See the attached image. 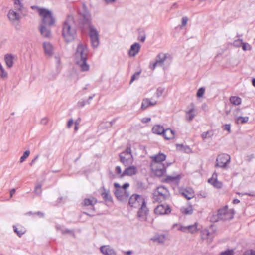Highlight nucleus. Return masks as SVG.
<instances>
[{"label": "nucleus", "mask_w": 255, "mask_h": 255, "mask_svg": "<svg viewBox=\"0 0 255 255\" xmlns=\"http://www.w3.org/2000/svg\"><path fill=\"white\" fill-rule=\"evenodd\" d=\"M234 215V210L233 209L229 210L228 206L226 205L218 210V213L216 215L217 218L215 220V221L231 220L233 218Z\"/></svg>", "instance_id": "nucleus-7"}, {"label": "nucleus", "mask_w": 255, "mask_h": 255, "mask_svg": "<svg viewBox=\"0 0 255 255\" xmlns=\"http://www.w3.org/2000/svg\"><path fill=\"white\" fill-rule=\"evenodd\" d=\"M114 186L115 188L114 194L117 199L122 202L127 200L129 194L126 190L129 186V183H125L121 186L119 183H115Z\"/></svg>", "instance_id": "nucleus-4"}, {"label": "nucleus", "mask_w": 255, "mask_h": 255, "mask_svg": "<svg viewBox=\"0 0 255 255\" xmlns=\"http://www.w3.org/2000/svg\"><path fill=\"white\" fill-rule=\"evenodd\" d=\"M202 238L203 239H212L213 238V236L208 230H205L202 232Z\"/></svg>", "instance_id": "nucleus-39"}, {"label": "nucleus", "mask_w": 255, "mask_h": 255, "mask_svg": "<svg viewBox=\"0 0 255 255\" xmlns=\"http://www.w3.org/2000/svg\"><path fill=\"white\" fill-rule=\"evenodd\" d=\"M100 251L104 255H116L114 250L109 246H101Z\"/></svg>", "instance_id": "nucleus-21"}, {"label": "nucleus", "mask_w": 255, "mask_h": 255, "mask_svg": "<svg viewBox=\"0 0 255 255\" xmlns=\"http://www.w3.org/2000/svg\"><path fill=\"white\" fill-rule=\"evenodd\" d=\"M170 193L167 188L164 186L158 187L153 194V202H162L168 200Z\"/></svg>", "instance_id": "nucleus-6"}, {"label": "nucleus", "mask_w": 255, "mask_h": 255, "mask_svg": "<svg viewBox=\"0 0 255 255\" xmlns=\"http://www.w3.org/2000/svg\"><path fill=\"white\" fill-rule=\"evenodd\" d=\"M145 38H146V36H145V34H144L143 35H140L138 38V40H139L142 42H144L145 41Z\"/></svg>", "instance_id": "nucleus-55"}, {"label": "nucleus", "mask_w": 255, "mask_h": 255, "mask_svg": "<svg viewBox=\"0 0 255 255\" xmlns=\"http://www.w3.org/2000/svg\"><path fill=\"white\" fill-rule=\"evenodd\" d=\"M34 192H35V193L37 195L41 194V193L42 192L41 185H38L36 186V187L35 188Z\"/></svg>", "instance_id": "nucleus-48"}, {"label": "nucleus", "mask_w": 255, "mask_h": 255, "mask_svg": "<svg viewBox=\"0 0 255 255\" xmlns=\"http://www.w3.org/2000/svg\"><path fill=\"white\" fill-rule=\"evenodd\" d=\"M13 229L15 233L19 237H21L25 232V230L22 228H17L15 226H13Z\"/></svg>", "instance_id": "nucleus-38"}, {"label": "nucleus", "mask_w": 255, "mask_h": 255, "mask_svg": "<svg viewBox=\"0 0 255 255\" xmlns=\"http://www.w3.org/2000/svg\"><path fill=\"white\" fill-rule=\"evenodd\" d=\"M86 104H87V102L84 100H82L78 102L77 106L79 107H84Z\"/></svg>", "instance_id": "nucleus-52"}, {"label": "nucleus", "mask_w": 255, "mask_h": 255, "mask_svg": "<svg viewBox=\"0 0 255 255\" xmlns=\"http://www.w3.org/2000/svg\"><path fill=\"white\" fill-rule=\"evenodd\" d=\"M38 158H39V155H36V156L34 157V159L31 161V162H30V166H32V165H33V164H34L35 162V161H36L38 159Z\"/></svg>", "instance_id": "nucleus-58"}, {"label": "nucleus", "mask_w": 255, "mask_h": 255, "mask_svg": "<svg viewBox=\"0 0 255 255\" xmlns=\"http://www.w3.org/2000/svg\"><path fill=\"white\" fill-rule=\"evenodd\" d=\"M151 121L150 118H144L141 120V122L144 123H146Z\"/></svg>", "instance_id": "nucleus-57"}, {"label": "nucleus", "mask_w": 255, "mask_h": 255, "mask_svg": "<svg viewBox=\"0 0 255 255\" xmlns=\"http://www.w3.org/2000/svg\"><path fill=\"white\" fill-rule=\"evenodd\" d=\"M188 21V18L187 16H183L182 18L181 25L180 28H182L185 26Z\"/></svg>", "instance_id": "nucleus-49"}, {"label": "nucleus", "mask_w": 255, "mask_h": 255, "mask_svg": "<svg viewBox=\"0 0 255 255\" xmlns=\"http://www.w3.org/2000/svg\"><path fill=\"white\" fill-rule=\"evenodd\" d=\"M14 57L11 54H6L4 57V60L7 66L11 68L13 66Z\"/></svg>", "instance_id": "nucleus-30"}, {"label": "nucleus", "mask_w": 255, "mask_h": 255, "mask_svg": "<svg viewBox=\"0 0 255 255\" xmlns=\"http://www.w3.org/2000/svg\"><path fill=\"white\" fill-rule=\"evenodd\" d=\"M178 230L183 232L194 233L197 231V224L195 223L193 225H188L187 226L179 225Z\"/></svg>", "instance_id": "nucleus-15"}, {"label": "nucleus", "mask_w": 255, "mask_h": 255, "mask_svg": "<svg viewBox=\"0 0 255 255\" xmlns=\"http://www.w3.org/2000/svg\"><path fill=\"white\" fill-rule=\"evenodd\" d=\"M208 183L217 188H221L222 186V183L217 180V174L215 172L213 173L212 177L208 179Z\"/></svg>", "instance_id": "nucleus-18"}, {"label": "nucleus", "mask_w": 255, "mask_h": 255, "mask_svg": "<svg viewBox=\"0 0 255 255\" xmlns=\"http://www.w3.org/2000/svg\"><path fill=\"white\" fill-rule=\"evenodd\" d=\"M95 94H93V95L90 96H89V97L88 99V100L87 101V104H90V101H91L92 99H93V98H94V97L95 96Z\"/></svg>", "instance_id": "nucleus-61"}, {"label": "nucleus", "mask_w": 255, "mask_h": 255, "mask_svg": "<svg viewBox=\"0 0 255 255\" xmlns=\"http://www.w3.org/2000/svg\"><path fill=\"white\" fill-rule=\"evenodd\" d=\"M120 161L125 166H128L132 164L133 156L130 147H128L126 150L119 155Z\"/></svg>", "instance_id": "nucleus-8"}, {"label": "nucleus", "mask_w": 255, "mask_h": 255, "mask_svg": "<svg viewBox=\"0 0 255 255\" xmlns=\"http://www.w3.org/2000/svg\"><path fill=\"white\" fill-rule=\"evenodd\" d=\"M74 23V17L71 15H68L63 22L62 35L67 42L72 41L75 38L76 31L72 27Z\"/></svg>", "instance_id": "nucleus-3"}, {"label": "nucleus", "mask_w": 255, "mask_h": 255, "mask_svg": "<svg viewBox=\"0 0 255 255\" xmlns=\"http://www.w3.org/2000/svg\"><path fill=\"white\" fill-rule=\"evenodd\" d=\"M152 163H161L162 161H164L166 159V155L161 153H159L158 154L155 156H152Z\"/></svg>", "instance_id": "nucleus-24"}, {"label": "nucleus", "mask_w": 255, "mask_h": 255, "mask_svg": "<svg viewBox=\"0 0 255 255\" xmlns=\"http://www.w3.org/2000/svg\"><path fill=\"white\" fill-rule=\"evenodd\" d=\"M30 155V151H25L20 158V162L22 163Z\"/></svg>", "instance_id": "nucleus-42"}, {"label": "nucleus", "mask_w": 255, "mask_h": 255, "mask_svg": "<svg viewBox=\"0 0 255 255\" xmlns=\"http://www.w3.org/2000/svg\"><path fill=\"white\" fill-rule=\"evenodd\" d=\"M191 109L186 112V118L189 121H191L194 118L195 115L194 113L195 111L194 105L193 103L190 104Z\"/></svg>", "instance_id": "nucleus-26"}, {"label": "nucleus", "mask_w": 255, "mask_h": 255, "mask_svg": "<svg viewBox=\"0 0 255 255\" xmlns=\"http://www.w3.org/2000/svg\"><path fill=\"white\" fill-rule=\"evenodd\" d=\"M242 49L244 51L251 50V47L250 45L247 43L243 42V44H242Z\"/></svg>", "instance_id": "nucleus-46"}, {"label": "nucleus", "mask_w": 255, "mask_h": 255, "mask_svg": "<svg viewBox=\"0 0 255 255\" xmlns=\"http://www.w3.org/2000/svg\"><path fill=\"white\" fill-rule=\"evenodd\" d=\"M205 92V89L203 87H201L199 88L197 92V97H201L203 95Z\"/></svg>", "instance_id": "nucleus-47"}, {"label": "nucleus", "mask_w": 255, "mask_h": 255, "mask_svg": "<svg viewBox=\"0 0 255 255\" xmlns=\"http://www.w3.org/2000/svg\"><path fill=\"white\" fill-rule=\"evenodd\" d=\"M88 53V50L86 45L81 43L78 45L75 58L77 64L83 71H87L89 69V65L87 63Z\"/></svg>", "instance_id": "nucleus-2"}, {"label": "nucleus", "mask_w": 255, "mask_h": 255, "mask_svg": "<svg viewBox=\"0 0 255 255\" xmlns=\"http://www.w3.org/2000/svg\"><path fill=\"white\" fill-rule=\"evenodd\" d=\"M7 16L12 23H14L16 21H19L21 18L19 13L12 9L9 11Z\"/></svg>", "instance_id": "nucleus-20"}, {"label": "nucleus", "mask_w": 255, "mask_h": 255, "mask_svg": "<svg viewBox=\"0 0 255 255\" xmlns=\"http://www.w3.org/2000/svg\"><path fill=\"white\" fill-rule=\"evenodd\" d=\"M47 25H40L39 26V31L41 35L44 38H49L51 36V31L49 27H47Z\"/></svg>", "instance_id": "nucleus-17"}, {"label": "nucleus", "mask_w": 255, "mask_h": 255, "mask_svg": "<svg viewBox=\"0 0 255 255\" xmlns=\"http://www.w3.org/2000/svg\"><path fill=\"white\" fill-rule=\"evenodd\" d=\"M103 191L101 193V196L105 201H112V197L110 194L109 190H107L104 187H102Z\"/></svg>", "instance_id": "nucleus-31"}, {"label": "nucleus", "mask_w": 255, "mask_h": 255, "mask_svg": "<svg viewBox=\"0 0 255 255\" xmlns=\"http://www.w3.org/2000/svg\"><path fill=\"white\" fill-rule=\"evenodd\" d=\"M166 140H170L174 137L175 132L171 128H168L164 129L163 134L162 135Z\"/></svg>", "instance_id": "nucleus-25"}, {"label": "nucleus", "mask_w": 255, "mask_h": 255, "mask_svg": "<svg viewBox=\"0 0 255 255\" xmlns=\"http://www.w3.org/2000/svg\"><path fill=\"white\" fill-rule=\"evenodd\" d=\"M181 193L182 196L188 200L192 199L194 197V193L191 190L190 191L185 190Z\"/></svg>", "instance_id": "nucleus-33"}, {"label": "nucleus", "mask_w": 255, "mask_h": 255, "mask_svg": "<svg viewBox=\"0 0 255 255\" xmlns=\"http://www.w3.org/2000/svg\"><path fill=\"white\" fill-rule=\"evenodd\" d=\"M35 215H37L40 217H43L44 216V214L40 211H38L34 213Z\"/></svg>", "instance_id": "nucleus-60"}, {"label": "nucleus", "mask_w": 255, "mask_h": 255, "mask_svg": "<svg viewBox=\"0 0 255 255\" xmlns=\"http://www.w3.org/2000/svg\"><path fill=\"white\" fill-rule=\"evenodd\" d=\"M15 9L16 11H18L23 14L24 16H26L27 14V10L21 3L17 6H15Z\"/></svg>", "instance_id": "nucleus-36"}, {"label": "nucleus", "mask_w": 255, "mask_h": 255, "mask_svg": "<svg viewBox=\"0 0 255 255\" xmlns=\"http://www.w3.org/2000/svg\"><path fill=\"white\" fill-rule=\"evenodd\" d=\"M249 120V117L247 116L246 117H242V116H238L236 117V123L238 124H242L244 123H246L248 122Z\"/></svg>", "instance_id": "nucleus-35"}, {"label": "nucleus", "mask_w": 255, "mask_h": 255, "mask_svg": "<svg viewBox=\"0 0 255 255\" xmlns=\"http://www.w3.org/2000/svg\"><path fill=\"white\" fill-rule=\"evenodd\" d=\"M48 123V119L47 118H44L41 119V123L43 125H46Z\"/></svg>", "instance_id": "nucleus-59"}, {"label": "nucleus", "mask_w": 255, "mask_h": 255, "mask_svg": "<svg viewBox=\"0 0 255 255\" xmlns=\"http://www.w3.org/2000/svg\"><path fill=\"white\" fill-rule=\"evenodd\" d=\"M166 55L168 54L160 53L158 54L156 58L155 61L158 64V66H162L166 58Z\"/></svg>", "instance_id": "nucleus-28"}, {"label": "nucleus", "mask_w": 255, "mask_h": 255, "mask_svg": "<svg viewBox=\"0 0 255 255\" xmlns=\"http://www.w3.org/2000/svg\"><path fill=\"white\" fill-rule=\"evenodd\" d=\"M79 25L82 28H88L91 44L93 47H97L99 44V35L94 26L91 24V15L86 5L83 4L82 8L79 9Z\"/></svg>", "instance_id": "nucleus-1"}, {"label": "nucleus", "mask_w": 255, "mask_h": 255, "mask_svg": "<svg viewBox=\"0 0 255 255\" xmlns=\"http://www.w3.org/2000/svg\"><path fill=\"white\" fill-rule=\"evenodd\" d=\"M182 212L186 215H190L193 212V210L191 207L188 208H183L181 209Z\"/></svg>", "instance_id": "nucleus-40"}, {"label": "nucleus", "mask_w": 255, "mask_h": 255, "mask_svg": "<svg viewBox=\"0 0 255 255\" xmlns=\"http://www.w3.org/2000/svg\"><path fill=\"white\" fill-rule=\"evenodd\" d=\"M224 129L225 130L228 131L229 133H230L231 132V125L229 124H225L224 125Z\"/></svg>", "instance_id": "nucleus-54"}, {"label": "nucleus", "mask_w": 255, "mask_h": 255, "mask_svg": "<svg viewBox=\"0 0 255 255\" xmlns=\"http://www.w3.org/2000/svg\"><path fill=\"white\" fill-rule=\"evenodd\" d=\"M144 199L141 196L138 194H133L129 198L128 204L134 208H138L143 202Z\"/></svg>", "instance_id": "nucleus-10"}, {"label": "nucleus", "mask_w": 255, "mask_h": 255, "mask_svg": "<svg viewBox=\"0 0 255 255\" xmlns=\"http://www.w3.org/2000/svg\"><path fill=\"white\" fill-rule=\"evenodd\" d=\"M157 65H158V64L156 61L153 63H150L149 65V68L152 70H153L155 69Z\"/></svg>", "instance_id": "nucleus-53"}, {"label": "nucleus", "mask_w": 255, "mask_h": 255, "mask_svg": "<svg viewBox=\"0 0 255 255\" xmlns=\"http://www.w3.org/2000/svg\"><path fill=\"white\" fill-rule=\"evenodd\" d=\"M115 172L117 174L119 175L120 176V177L121 178V175L122 174V172L121 168L120 166H117L115 168Z\"/></svg>", "instance_id": "nucleus-51"}, {"label": "nucleus", "mask_w": 255, "mask_h": 255, "mask_svg": "<svg viewBox=\"0 0 255 255\" xmlns=\"http://www.w3.org/2000/svg\"><path fill=\"white\" fill-rule=\"evenodd\" d=\"M14 0V3L15 5V6L21 4V3L19 0Z\"/></svg>", "instance_id": "nucleus-62"}, {"label": "nucleus", "mask_w": 255, "mask_h": 255, "mask_svg": "<svg viewBox=\"0 0 255 255\" xmlns=\"http://www.w3.org/2000/svg\"><path fill=\"white\" fill-rule=\"evenodd\" d=\"M44 52L46 55H51L53 54V46L49 42H44L43 44Z\"/></svg>", "instance_id": "nucleus-27"}, {"label": "nucleus", "mask_w": 255, "mask_h": 255, "mask_svg": "<svg viewBox=\"0 0 255 255\" xmlns=\"http://www.w3.org/2000/svg\"><path fill=\"white\" fill-rule=\"evenodd\" d=\"M214 135V131L212 130L207 131L206 132H204L201 134V137L203 140H205L207 138H211Z\"/></svg>", "instance_id": "nucleus-34"}, {"label": "nucleus", "mask_w": 255, "mask_h": 255, "mask_svg": "<svg viewBox=\"0 0 255 255\" xmlns=\"http://www.w3.org/2000/svg\"><path fill=\"white\" fill-rule=\"evenodd\" d=\"M164 129L163 127L160 125H155L152 128L153 132L158 135H163Z\"/></svg>", "instance_id": "nucleus-29"}, {"label": "nucleus", "mask_w": 255, "mask_h": 255, "mask_svg": "<svg viewBox=\"0 0 255 255\" xmlns=\"http://www.w3.org/2000/svg\"><path fill=\"white\" fill-rule=\"evenodd\" d=\"M138 169L136 166L129 165L123 172L121 178L125 176H132L136 175Z\"/></svg>", "instance_id": "nucleus-14"}, {"label": "nucleus", "mask_w": 255, "mask_h": 255, "mask_svg": "<svg viewBox=\"0 0 255 255\" xmlns=\"http://www.w3.org/2000/svg\"><path fill=\"white\" fill-rule=\"evenodd\" d=\"M230 160V156L228 154H220L217 158L216 166L222 168L225 167Z\"/></svg>", "instance_id": "nucleus-12"}, {"label": "nucleus", "mask_w": 255, "mask_h": 255, "mask_svg": "<svg viewBox=\"0 0 255 255\" xmlns=\"http://www.w3.org/2000/svg\"><path fill=\"white\" fill-rule=\"evenodd\" d=\"M38 12L42 17V23L41 25H47L49 27L54 25L56 20L51 11L45 8H38Z\"/></svg>", "instance_id": "nucleus-5"}, {"label": "nucleus", "mask_w": 255, "mask_h": 255, "mask_svg": "<svg viewBox=\"0 0 255 255\" xmlns=\"http://www.w3.org/2000/svg\"><path fill=\"white\" fill-rule=\"evenodd\" d=\"M244 255H255V251H251L250 253H246Z\"/></svg>", "instance_id": "nucleus-63"}, {"label": "nucleus", "mask_w": 255, "mask_h": 255, "mask_svg": "<svg viewBox=\"0 0 255 255\" xmlns=\"http://www.w3.org/2000/svg\"><path fill=\"white\" fill-rule=\"evenodd\" d=\"M234 252L232 250H228L226 251L221 252L219 255H233Z\"/></svg>", "instance_id": "nucleus-50"}, {"label": "nucleus", "mask_w": 255, "mask_h": 255, "mask_svg": "<svg viewBox=\"0 0 255 255\" xmlns=\"http://www.w3.org/2000/svg\"><path fill=\"white\" fill-rule=\"evenodd\" d=\"M139 209L137 213V217L139 218H143L146 216L148 212V209L146 206V203L145 200L140 204Z\"/></svg>", "instance_id": "nucleus-16"}, {"label": "nucleus", "mask_w": 255, "mask_h": 255, "mask_svg": "<svg viewBox=\"0 0 255 255\" xmlns=\"http://www.w3.org/2000/svg\"><path fill=\"white\" fill-rule=\"evenodd\" d=\"M154 212L156 214L165 215L169 214L171 212V209L167 204H160L156 207Z\"/></svg>", "instance_id": "nucleus-13"}, {"label": "nucleus", "mask_w": 255, "mask_h": 255, "mask_svg": "<svg viewBox=\"0 0 255 255\" xmlns=\"http://www.w3.org/2000/svg\"><path fill=\"white\" fill-rule=\"evenodd\" d=\"M157 104V101H152L149 98H144L142 100L141 104V109L144 110L150 106H154Z\"/></svg>", "instance_id": "nucleus-22"}, {"label": "nucleus", "mask_w": 255, "mask_h": 255, "mask_svg": "<svg viewBox=\"0 0 255 255\" xmlns=\"http://www.w3.org/2000/svg\"><path fill=\"white\" fill-rule=\"evenodd\" d=\"M151 168L152 171L157 176H162L166 173V166L162 163H151Z\"/></svg>", "instance_id": "nucleus-9"}, {"label": "nucleus", "mask_w": 255, "mask_h": 255, "mask_svg": "<svg viewBox=\"0 0 255 255\" xmlns=\"http://www.w3.org/2000/svg\"><path fill=\"white\" fill-rule=\"evenodd\" d=\"M230 101L235 105H239L241 103V99L237 96H231L230 98Z\"/></svg>", "instance_id": "nucleus-37"}, {"label": "nucleus", "mask_w": 255, "mask_h": 255, "mask_svg": "<svg viewBox=\"0 0 255 255\" xmlns=\"http://www.w3.org/2000/svg\"><path fill=\"white\" fill-rule=\"evenodd\" d=\"M0 76L2 78H5L7 77V73L4 70L1 64L0 65Z\"/></svg>", "instance_id": "nucleus-41"}, {"label": "nucleus", "mask_w": 255, "mask_h": 255, "mask_svg": "<svg viewBox=\"0 0 255 255\" xmlns=\"http://www.w3.org/2000/svg\"><path fill=\"white\" fill-rule=\"evenodd\" d=\"M164 91V89L162 87H159L157 88L156 92V96L157 98L160 97Z\"/></svg>", "instance_id": "nucleus-45"}, {"label": "nucleus", "mask_w": 255, "mask_h": 255, "mask_svg": "<svg viewBox=\"0 0 255 255\" xmlns=\"http://www.w3.org/2000/svg\"><path fill=\"white\" fill-rule=\"evenodd\" d=\"M141 46L138 43H134L133 44L128 51V54L130 56L134 57L139 52Z\"/></svg>", "instance_id": "nucleus-19"}, {"label": "nucleus", "mask_w": 255, "mask_h": 255, "mask_svg": "<svg viewBox=\"0 0 255 255\" xmlns=\"http://www.w3.org/2000/svg\"><path fill=\"white\" fill-rule=\"evenodd\" d=\"M243 44L242 39H238L236 40H235L233 43V45L234 46L236 47H239L241 46H242V44Z\"/></svg>", "instance_id": "nucleus-43"}, {"label": "nucleus", "mask_w": 255, "mask_h": 255, "mask_svg": "<svg viewBox=\"0 0 255 255\" xmlns=\"http://www.w3.org/2000/svg\"><path fill=\"white\" fill-rule=\"evenodd\" d=\"M97 202V199L94 197L85 198L81 203V206L83 207H87L90 212H94L95 211L94 205Z\"/></svg>", "instance_id": "nucleus-11"}, {"label": "nucleus", "mask_w": 255, "mask_h": 255, "mask_svg": "<svg viewBox=\"0 0 255 255\" xmlns=\"http://www.w3.org/2000/svg\"><path fill=\"white\" fill-rule=\"evenodd\" d=\"M73 123H74L73 120L72 119H70L67 122V128H70Z\"/></svg>", "instance_id": "nucleus-56"}, {"label": "nucleus", "mask_w": 255, "mask_h": 255, "mask_svg": "<svg viewBox=\"0 0 255 255\" xmlns=\"http://www.w3.org/2000/svg\"><path fill=\"white\" fill-rule=\"evenodd\" d=\"M180 179L181 177L179 175L175 176H167L164 179V181L166 183H174L178 185Z\"/></svg>", "instance_id": "nucleus-23"}, {"label": "nucleus", "mask_w": 255, "mask_h": 255, "mask_svg": "<svg viewBox=\"0 0 255 255\" xmlns=\"http://www.w3.org/2000/svg\"><path fill=\"white\" fill-rule=\"evenodd\" d=\"M151 240L159 243H163L165 241V236L164 235H158L153 237Z\"/></svg>", "instance_id": "nucleus-32"}, {"label": "nucleus", "mask_w": 255, "mask_h": 255, "mask_svg": "<svg viewBox=\"0 0 255 255\" xmlns=\"http://www.w3.org/2000/svg\"><path fill=\"white\" fill-rule=\"evenodd\" d=\"M141 72H135L131 77V80L129 82V84H131L135 80L139 78V75Z\"/></svg>", "instance_id": "nucleus-44"}, {"label": "nucleus", "mask_w": 255, "mask_h": 255, "mask_svg": "<svg viewBox=\"0 0 255 255\" xmlns=\"http://www.w3.org/2000/svg\"><path fill=\"white\" fill-rule=\"evenodd\" d=\"M15 189H12L10 191V197H12L13 195L15 193Z\"/></svg>", "instance_id": "nucleus-64"}]
</instances>
